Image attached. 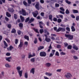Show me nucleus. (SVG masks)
<instances>
[{"label":"nucleus","instance_id":"f257e3e1","mask_svg":"<svg viewBox=\"0 0 79 79\" xmlns=\"http://www.w3.org/2000/svg\"><path fill=\"white\" fill-rule=\"evenodd\" d=\"M19 13L23 16H27V15H28V13L26 12V10L23 9H22V11H19Z\"/></svg>","mask_w":79,"mask_h":79},{"label":"nucleus","instance_id":"f03ea898","mask_svg":"<svg viewBox=\"0 0 79 79\" xmlns=\"http://www.w3.org/2000/svg\"><path fill=\"white\" fill-rule=\"evenodd\" d=\"M65 76L66 78H68V79H71V77L73 76V75H72V74L71 73H67L65 74Z\"/></svg>","mask_w":79,"mask_h":79},{"label":"nucleus","instance_id":"7ed1b4c3","mask_svg":"<svg viewBox=\"0 0 79 79\" xmlns=\"http://www.w3.org/2000/svg\"><path fill=\"white\" fill-rule=\"evenodd\" d=\"M65 36L66 37L68 38L69 40H73V35L65 34Z\"/></svg>","mask_w":79,"mask_h":79},{"label":"nucleus","instance_id":"20e7f679","mask_svg":"<svg viewBox=\"0 0 79 79\" xmlns=\"http://www.w3.org/2000/svg\"><path fill=\"white\" fill-rule=\"evenodd\" d=\"M61 31L62 32H64L65 31V28L59 27L57 30V32H60Z\"/></svg>","mask_w":79,"mask_h":79},{"label":"nucleus","instance_id":"39448f33","mask_svg":"<svg viewBox=\"0 0 79 79\" xmlns=\"http://www.w3.org/2000/svg\"><path fill=\"white\" fill-rule=\"evenodd\" d=\"M46 53L44 52H41L40 53V56L45 57L46 55Z\"/></svg>","mask_w":79,"mask_h":79},{"label":"nucleus","instance_id":"423d86ee","mask_svg":"<svg viewBox=\"0 0 79 79\" xmlns=\"http://www.w3.org/2000/svg\"><path fill=\"white\" fill-rule=\"evenodd\" d=\"M32 14L34 16V17H36L37 16V15L38 14H39V13L38 12V11L36 10L35 11L33 12L32 13Z\"/></svg>","mask_w":79,"mask_h":79},{"label":"nucleus","instance_id":"0eeeda50","mask_svg":"<svg viewBox=\"0 0 79 79\" xmlns=\"http://www.w3.org/2000/svg\"><path fill=\"white\" fill-rule=\"evenodd\" d=\"M23 45H24L23 42L20 40V44L18 46V48H22V47H23Z\"/></svg>","mask_w":79,"mask_h":79},{"label":"nucleus","instance_id":"6e6552de","mask_svg":"<svg viewBox=\"0 0 79 79\" xmlns=\"http://www.w3.org/2000/svg\"><path fill=\"white\" fill-rule=\"evenodd\" d=\"M52 53H51L50 54V57H52L55 54V50H52Z\"/></svg>","mask_w":79,"mask_h":79},{"label":"nucleus","instance_id":"1a4fd4ad","mask_svg":"<svg viewBox=\"0 0 79 79\" xmlns=\"http://www.w3.org/2000/svg\"><path fill=\"white\" fill-rule=\"evenodd\" d=\"M40 7V5H39V2H37L35 6V7L36 8L37 10H39Z\"/></svg>","mask_w":79,"mask_h":79},{"label":"nucleus","instance_id":"9d476101","mask_svg":"<svg viewBox=\"0 0 79 79\" xmlns=\"http://www.w3.org/2000/svg\"><path fill=\"white\" fill-rule=\"evenodd\" d=\"M73 49H74V50H78V47H77V46L76 45L74 44H73Z\"/></svg>","mask_w":79,"mask_h":79},{"label":"nucleus","instance_id":"9b49d317","mask_svg":"<svg viewBox=\"0 0 79 79\" xmlns=\"http://www.w3.org/2000/svg\"><path fill=\"white\" fill-rule=\"evenodd\" d=\"M44 35L46 37V38L45 39V40H46V42H50V40H51L49 38H48L47 36L46 35Z\"/></svg>","mask_w":79,"mask_h":79},{"label":"nucleus","instance_id":"f8f14e48","mask_svg":"<svg viewBox=\"0 0 79 79\" xmlns=\"http://www.w3.org/2000/svg\"><path fill=\"white\" fill-rule=\"evenodd\" d=\"M11 57L6 58V60L8 62H11Z\"/></svg>","mask_w":79,"mask_h":79},{"label":"nucleus","instance_id":"ddd939ff","mask_svg":"<svg viewBox=\"0 0 79 79\" xmlns=\"http://www.w3.org/2000/svg\"><path fill=\"white\" fill-rule=\"evenodd\" d=\"M17 72H18L19 74V76L20 77H21V76H22V74H23V70L19 71H18Z\"/></svg>","mask_w":79,"mask_h":79},{"label":"nucleus","instance_id":"4468645a","mask_svg":"<svg viewBox=\"0 0 79 79\" xmlns=\"http://www.w3.org/2000/svg\"><path fill=\"white\" fill-rule=\"evenodd\" d=\"M30 73H32V74H34V73H35V68H32L30 70Z\"/></svg>","mask_w":79,"mask_h":79},{"label":"nucleus","instance_id":"2eb2a0df","mask_svg":"<svg viewBox=\"0 0 79 79\" xmlns=\"http://www.w3.org/2000/svg\"><path fill=\"white\" fill-rule=\"evenodd\" d=\"M56 18H60L62 19H63V16L61 15H56Z\"/></svg>","mask_w":79,"mask_h":79},{"label":"nucleus","instance_id":"dca6fc26","mask_svg":"<svg viewBox=\"0 0 79 79\" xmlns=\"http://www.w3.org/2000/svg\"><path fill=\"white\" fill-rule=\"evenodd\" d=\"M45 74L46 76H51L52 75V73H48V72L45 73Z\"/></svg>","mask_w":79,"mask_h":79},{"label":"nucleus","instance_id":"f3484780","mask_svg":"<svg viewBox=\"0 0 79 79\" xmlns=\"http://www.w3.org/2000/svg\"><path fill=\"white\" fill-rule=\"evenodd\" d=\"M5 66L6 68H11V65H10L8 64H5Z\"/></svg>","mask_w":79,"mask_h":79},{"label":"nucleus","instance_id":"a211bd4d","mask_svg":"<svg viewBox=\"0 0 79 79\" xmlns=\"http://www.w3.org/2000/svg\"><path fill=\"white\" fill-rule=\"evenodd\" d=\"M13 48V47L11 46H10L9 48H8L7 49L9 51H11V50Z\"/></svg>","mask_w":79,"mask_h":79},{"label":"nucleus","instance_id":"6ab92c4d","mask_svg":"<svg viewBox=\"0 0 79 79\" xmlns=\"http://www.w3.org/2000/svg\"><path fill=\"white\" fill-rule=\"evenodd\" d=\"M19 26L20 27V29H23V24L21 23H20L19 24Z\"/></svg>","mask_w":79,"mask_h":79},{"label":"nucleus","instance_id":"aec40b11","mask_svg":"<svg viewBox=\"0 0 79 79\" xmlns=\"http://www.w3.org/2000/svg\"><path fill=\"white\" fill-rule=\"evenodd\" d=\"M8 11H9L10 12H11V13H13V12H14V10L13 9V8H9L8 10Z\"/></svg>","mask_w":79,"mask_h":79},{"label":"nucleus","instance_id":"412c9836","mask_svg":"<svg viewBox=\"0 0 79 79\" xmlns=\"http://www.w3.org/2000/svg\"><path fill=\"white\" fill-rule=\"evenodd\" d=\"M20 18L22 22H24V17H23L22 15H20Z\"/></svg>","mask_w":79,"mask_h":79},{"label":"nucleus","instance_id":"4be33fe9","mask_svg":"<svg viewBox=\"0 0 79 79\" xmlns=\"http://www.w3.org/2000/svg\"><path fill=\"white\" fill-rule=\"evenodd\" d=\"M16 69L18 71H20L21 70V66H18L16 68Z\"/></svg>","mask_w":79,"mask_h":79},{"label":"nucleus","instance_id":"5701e85b","mask_svg":"<svg viewBox=\"0 0 79 79\" xmlns=\"http://www.w3.org/2000/svg\"><path fill=\"white\" fill-rule=\"evenodd\" d=\"M71 29H72V32H74V31H76V29H75V28H74V27L73 26H72L71 27Z\"/></svg>","mask_w":79,"mask_h":79},{"label":"nucleus","instance_id":"b1692460","mask_svg":"<svg viewBox=\"0 0 79 79\" xmlns=\"http://www.w3.org/2000/svg\"><path fill=\"white\" fill-rule=\"evenodd\" d=\"M6 16H7V17H10L11 16V15L8 12H6Z\"/></svg>","mask_w":79,"mask_h":79},{"label":"nucleus","instance_id":"393cba45","mask_svg":"<svg viewBox=\"0 0 79 79\" xmlns=\"http://www.w3.org/2000/svg\"><path fill=\"white\" fill-rule=\"evenodd\" d=\"M24 76H25V77L27 79V77H28V74H27V72H26L24 74Z\"/></svg>","mask_w":79,"mask_h":79},{"label":"nucleus","instance_id":"a878e982","mask_svg":"<svg viewBox=\"0 0 79 79\" xmlns=\"http://www.w3.org/2000/svg\"><path fill=\"white\" fill-rule=\"evenodd\" d=\"M34 20V19L32 18L30 20V21L28 22V23H32Z\"/></svg>","mask_w":79,"mask_h":79},{"label":"nucleus","instance_id":"bb28decb","mask_svg":"<svg viewBox=\"0 0 79 79\" xmlns=\"http://www.w3.org/2000/svg\"><path fill=\"white\" fill-rule=\"evenodd\" d=\"M23 5H25V6H29V5H27V3L25 1H24L23 2Z\"/></svg>","mask_w":79,"mask_h":79},{"label":"nucleus","instance_id":"cd10ccee","mask_svg":"<svg viewBox=\"0 0 79 79\" xmlns=\"http://www.w3.org/2000/svg\"><path fill=\"white\" fill-rule=\"evenodd\" d=\"M44 46H40L39 48H38V51L40 50H42V49H44Z\"/></svg>","mask_w":79,"mask_h":79},{"label":"nucleus","instance_id":"c85d7f7f","mask_svg":"<svg viewBox=\"0 0 79 79\" xmlns=\"http://www.w3.org/2000/svg\"><path fill=\"white\" fill-rule=\"evenodd\" d=\"M3 42H4V45H5L6 47H8V44L6 43V42L5 41H4Z\"/></svg>","mask_w":79,"mask_h":79},{"label":"nucleus","instance_id":"c756f323","mask_svg":"<svg viewBox=\"0 0 79 79\" xmlns=\"http://www.w3.org/2000/svg\"><path fill=\"white\" fill-rule=\"evenodd\" d=\"M46 66H48V67H49V66H51V64L49 63H47L46 64Z\"/></svg>","mask_w":79,"mask_h":79},{"label":"nucleus","instance_id":"7c9ffc66","mask_svg":"<svg viewBox=\"0 0 79 79\" xmlns=\"http://www.w3.org/2000/svg\"><path fill=\"white\" fill-rule=\"evenodd\" d=\"M11 33H15L16 32V30L15 28H13L12 29L11 31Z\"/></svg>","mask_w":79,"mask_h":79},{"label":"nucleus","instance_id":"2f4dec72","mask_svg":"<svg viewBox=\"0 0 79 79\" xmlns=\"http://www.w3.org/2000/svg\"><path fill=\"white\" fill-rule=\"evenodd\" d=\"M24 38L25 39H27V40H29V36L26 35H25Z\"/></svg>","mask_w":79,"mask_h":79},{"label":"nucleus","instance_id":"473e14b6","mask_svg":"<svg viewBox=\"0 0 79 79\" xmlns=\"http://www.w3.org/2000/svg\"><path fill=\"white\" fill-rule=\"evenodd\" d=\"M73 12L74 13H78V11L77 10H73Z\"/></svg>","mask_w":79,"mask_h":79},{"label":"nucleus","instance_id":"72a5a7b5","mask_svg":"<svg viewBox=\"0 0 79 79\" xmlns=\"http://www.w3.org/2000/svg\"><path fill=\"white\" fill-rule=\"evenodd\" d=\"M61 21H62V20H61V19H58L57 20V22H58V23H61Z\"/></svg>","mask_w":79,"mask_h":79},{"label":"nucleus","instance_id":"f704fd0d","mask_svg":"<svg viewBox=\"0 0 79 79\" xmlns=\"http://www.w3.org/2000/svg\"><path fill=\"white\" fill-rule=\"evenodd\" d=\"M52 47L51 44L50 45V46L49 47V49L48 50V52L50 51V49H52Z\"/></svg>","mask_w":79,"mask_h":79},{"label":"nucleus","instance_id":"c9c22d12","mask_svg":"<svg viewBox=\"0 0 79 79\" xmlns=\"http://www.w3.org/2000/svg\"><path fill=\"white\" fill-rule=\"evenodd\" d=\"M5 40L6 41V42H7V43H10V41L9 39H8L7 38H6L5 39Z\"/></svg>","mask_w":79,"mask_h":79},{"label":"nucleus","instance_id":"e433bc0d","mask_svg":"<svg viewBox=\"0 0 79 79\" xmlns=\"http://www.w3.org/2000/svg\"><path fill=\"white\" fill-rule=\"evenodd\" d=\"M34 43L35 44H36L37 43V38H35L34 41Z\"/></svg>","mask_w":79,"mask_h":79},{"label":"nucleus","instance_id":"4c0bfd02","mask_svg":"<svg viewBox=\"0 0 79 79\" xmlns=\"http://www.w3.org/2000/svg\"><path fill=\"white\" fill-rule=\"evenodd\" d=\"M49 19H50L51 21H52V15H49Z\"/></svg>","mask_w":79,"mask_h":79},{"label":"nucleus","instance_id":"58836bf2","mask_svg":"<svg viewBox=\"0 0 79 79\" xmlns=\"http://www.w3.org/2000/svg\"><path fill=\"white\" fill-rule=\"evenodd\" d=\"M24 44L26 46H27L28 45V42L25 41L24 42Z\"/></svg>","mask_w":79,"mask_h":79},{"label":"nucleus","instance_id":"ea45409f","mask_svg":"<svg viewBox=\"0 0 79 79\" xmlns=\"http://www.w3.org/2000/svg\"><path fill=\"white\" fill-rule=\"evenodd\" d=\"M73 58L74 60H78V57H77V56H74Z\"/></svg>","mask_w":79,"mask_h":79},{"label":"nucleus","instance_id":"a19ab883","mask_svg":"<svg viewBox=\"0 0 79 79\" xmlns=\"http://www.w3.org/2000/svg\"><path fill=\"white\" fill-rule=\"evenodd\" d=\"M65 2L68 4H71V2L69 1L68 0H65Z\"/></svg>","mask_w":79,"mask_h":79},{"label":"nucleus","instance_id":"79ce46f5","mask_svg":"<svg viewBox=\"0 0 79 79\" xmlns=\"http://www.w3.org/2000/svg\"><path fill=\"white\" fill-rule=\"evenodd\" d=\"M14 18L15 19H16L18 18V16H17V15L15 14L14 15Z\"/></svg>","mask_w":79,"mask_h":79},{"label":"nucleus","instance_id":"37998d69","mask_svg":"<svg viewBox=\"0 0 79 79\" xmlns=\"http://www.w3.org/2000/svg\"><path fill=\"white\" fill-rule=\"evenodd\" d=\"M31 62H34L35 61V59L34 58H31Z\"/></svg>","mask_w":79,"mask_h":79},{"label":"nucleus","instance_id":"c03bdc74","mask_svg":"<svg viewBox=\"0 0 79 79\" xmlns=\"http://www.w3.org/2000/svg\"><path fill=\"white\" fill-rule=\"evenodd\" d=\"M60 55H65V53L63 52H60Z\"/></svg>","mask_w":79,"mask_h":79},{"label":"nucleus","instance_id":"a18cd8bd","mask_svg":"<svg viewBox=\"0 0 79 79\" xmlns=\"http://www.w3.org/2000/svg\"><path fill=\"white\" fill-rule=\"evenodd\" d=\"M27 2L29 5H31V0H27Z\"/></svg>","mask_w":79,"mask_h":79},{"label":"nucleus","instance_id":"49530a36","mask_svg":"<svg viewBox=\"0 0 79 79\" xmlns=\"http://www.w3.org/2000/svg\"><path fill=\"white\" fill-rule=\"evenodd\" d=\"M68 49H71L72 48V46L71 45H69L67 47Z\"/></svg>","mask_w":79,"mask_h":79},{"label":"nucleus","instance_id":"de8ad7c7","mask_svg":"<svg viewBox=\"0 0 79 79\" xmlns=\"http://www.w3.org/2000/svg\"><path fill=\"white\" fill-rule=\"evenodd\" d=\"M40 34H42V33H43V32H44V30H43V29H40Z\"/></svg>","mask_w":79,"mask_h":79},{"label":"nucleus","instance_id":"09e8293b","mask_svg":"<svg viewBox=\"0 0 79 79\" xmlns=\"http://www.w3.org/2000/svg\"><path fill=\"white\" fill-rule=\"evenodd\" d=\"M33 30L37 33H39V32H38V30L37 29H35V28H33Z\"/></svg>","mask_w":79,"mask_h":79},{"label":"nucleus","instance_id":"8fccbe9b","mask_svg":"<svg viewBox=\"0 0 79 79\" xmlns=\"http://www.w3.org/2000/svg\"><path fill=\"white\" fill-rule=\"evenodd\" d=\"M65 13L66 14H69V11L67 9L66 10Z\"/></svg>","mask_w":79,"mask_h":79},{"label":"nucleus","instance_id":"3c124183","mask_svg":"<svg viewBox=\"0 0 79 79\" xmlns=\"http://www.w3.org/2000/svg\"><path fill=\"white\" fill-rule=\"evenodd\" d=\"M10 55H11V54L10 53L7 52L6 53V56H10Z\"/></svg>","mask_w":79,"mask_h":79},{"label":"nucleus","instance_id":"603ef678","mask_svg":"<svg viewBox=\"0 0 79 79\" xmlns=\"http://www.w3.org/2000/svg\"><path fill=\"white\" fill-rule=\"evenodd\" d=\"M61 69H58L56 70V71L57 72H61Z\"/></svg>","mask_w":79,"mask_h":79},{"label":"nucleus","instance_id":"864d4df0","mask_svg":"<svg viewBox=\"0 0 79 79\" xmlns=\"http://www.w3.org/2000/svg\"><path fill=\"white\" fill-rule=\"evenodd\" d=\"M17 32L19 35H20L21 34V32L20 30H18L17 31Z\"/></svg>","mask_w":79,"mask_h":79},{"label":"nucleus","instance_id":"5fc2aeb1","mask_svg":"<svg viewBox=\"0 0 79 79\" xmlns=\"http://www.w3.org/2000/svg\"><path fill=\"white\" fill-rule=\"evenodd\" d=\"M29 20V17H28L25 20V22L26 23Z\"/></svg>","mask_w":79,"mask_h":79},{"label":"nucleus","instance_id":"6e6d98bb","mask_svg":"<svg viewBox=\"0 0 79 79\" xmlns=\"http://www.w3.org/2000/svg\"><path fill=\"white\" fill-rule=\"evenodd\" d=\"M60 12L61 14L64 15V11H60Z\"/></svg>","mask_w":79,"mask_h":79},{"label":"nucleus","instance_id":"4d7b16f0","mask_svg":"<svg viewBox=\"0 0 79 79\" xmlns=\"http://www.w3.org/2000/svg\"><path fill=\"white\" fill-rule=\"evenodd\" d=\"M66 29L67 31H69V32L70 31V28H69V27H66Z\"/></svg>","mask_w":79,"mask_h":79},{"label":"nucleus","instance_id":"13d9d810","mask_svg":"<svg viewBox=\"0 0 79 79\" xmlns=\"http://www.w3.org/2000/svg\"><path fill=\"white\" fill-rule=\"evenodd\" d=\"M5 19L6 21H9V19L6 17H5Z\"/></svg>","mask_w":79,"mask_h":79},{"label":"nucleus","instance_id":"bf43d9fd","mask_svg":"<svg viewBox=\"0 0 79 79\" xmlns=\"http://www.w3.org/2000/svg\"><path fill=\"white\" fill-rule=\"evenodd\" d=\"M79 19V16H76V20L77 21H78Z\"/></svg>","mask_w":79,"mask_h":79},{"label":"nucleus","instance_id":"052dcab7","mask_svg":"<svg viewBox=\"0 0 79 79\" xmlns=\"http://www.w3.org/2000/svg\"><path fill=\"white\" fill-rule=\"evenodd\" d=\"M18 43V40L16 39L15 41V44H17Z\"/></svg>","mask_w":79,"mask_h":79},{"label":"nucleus","instance_id":"680f3d73","mask_svg":"<svg viewBox=\"0 0 79 79\" xmlns=\"http://www.w3.org/2000/svg\"><path fill=\"white\" fill-rule=\"evenodd\" d=\"M55 55L56 56H59V53H58V52H56V53Z\"/></svg>","mask_w":79,"mask_h":79},{"label":"nucleus","instance_id":"e2e57ef3","mask_svg":"<svg viewBox=\"0 0 79 79\" xmlns=\"http://www.w3.org/2000/svg\"><path fill=\"white\" fill-rule=\"evenodd\" d=\"M31 57H33L32 56V55L31 54H29L28 55V58H30Z\"/></svg>","mask_w":79,"mask_h":79},{"label":"nucleus","instance_id":"0e129e2a","mask_svg":"<svg viewBox=\"0 0 79 79\" xmlns=\"http://www.w3.org/2000/svg\"><path fill=\"white\" fill-rule=\"evenodd\" d=\"M45 34H47V35H49L50 33L49 32H47L46 30H44Z\"/></svg>","mask_w":79,"mask_h":79},{"label":"nucleus","instance_id":"69168bd1","mask_svg":"<svg viewBox=\"0 0 79 79\" xmlns=\"http://www.w3.org/2000/svg\"><path fill=\"white\" fill-rule=\"evenodd\" d=\"M41 16H44V12H41L40 13Z\"/></svg>","mask_w":79,"mask_h":79},{"label":"nucleus","instance_id":"338daca9","mask_svg":"<svg viewBox=\"0 0 79 79\" xmlns=\"http://www.w3.org/2000/svg\"><path fill=\"white\" fill-rule=\"evenodd\" d=\"M39 24H40V25L41 26L42 25H43V24H44V23H42V22H40Z\"/></svg>","mask_w":79,"mask_h":79},{"label":"nucleus","instance_id":"774afa93","mask_svg":"<svg viewBox=\"0 0 79 79\" xmlns=\"http://www.w3.org/2000/svg\"><path fill=\"white\" fill-rule=\"evenodd\" d=\"M56 7H59V5L58 4L56 3L55 4Z\"/></svg>","mask_w":79,"mask_h":79}]
</instances>
